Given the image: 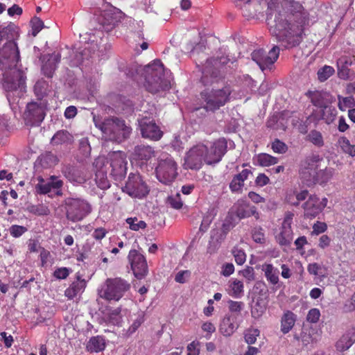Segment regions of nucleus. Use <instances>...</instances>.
Returning a JSON list of instances; mask_svg holds the SVG:
<instances>
[{
	"mask_svg": "<svg viewBox=\"0 0 355 355\" xmlns=\"http://www.w3.org/2000/svg\"><path fill=\"white\" fill-rule=\"evenodd\" d=\"M105 285L103 297L110 301H119L130 287L127 281L120 277L107 279Z\"/></svg>",
	"mask_w": 355,
	"mask_h": 355,
	"instance_id": "nucleus-10",
	"label": "nucleus"
},
{
	"mask_svg": "<svg viewBox=\"0 0 355 355\" xmlns=\"http://www.w3.org/2000/svg\"><path fill=\"white\" fill-rule=\"evenodd\" d=\"M322 160L319 155L312 154L302 161L300 176L307 187L314 185V180Z\"/></svg>",
	"mask_w": 355,
	"mask_h": 355,
	"instance_id": "nucleus-8",
	"label": "nucleus"
},
{
	"mask_svg": "<svg viewBox=\"0 0 355 355\" xmlns=\"http://www.w3.org/2000/svg\"><path fill=\"white\" fill-rule=\"evenodd\" d=\"M191 271L189 270H180L175 276V281L177 283L184 284L191 277Z\"/></svg>",
	"mask_w": 355,
	"mask_h": 355,
	"instance_id": "nucleus-53",
	"label": "nucleus"
},
{
	"mask_svg": "<svg viewBox=\"0 0 355 355\" xmlns=\"http://www.w3.org/2000/svg\"><path fill=\"white\" fill-rule=\"evenodd\" d=\"M355 311V292L349 300H347L343 306V311L345 313L352 312Z\"/></svg>",
	"mask_w": 355,
	"mask_h": 355,
	"instance_id": "nucleus-59",
	"label": "nucleus"
},
{
	"mask_svg": "<svg viewBox=\"0 0 355 355\" xmlns=\"http://www.w3.org/2000/svg\"><path fill=\"white\" fill-rule=\"evenodd\" d=\"M236 6L240 7L243 15L247 18H252L256 15L257 10L252 0H235Z\"/></svg>",
	"mask_w": 355,
	"mask_h": 355,
	"instance_id": "nucleus-32",
	"label": "nucleus"
},
{
	"mask_svg": "<svg viewBox=\"0 0 355 355\" xmlns=\"http://www.w3.org/2000/svg\"><path fill=\"white\" fill-rule=\"evenodd\" d=\"M142 71L144 85L148 92L156 94L169 89L171 82L165 78L164 65L160 60H154L153 63L144 67Z\"/></svg>",
	"mask_w": 355,
	"mask_h": 355,
	"instance_id": "nucleus-4",
	"label": "nucleus"
},
{
	"mask_svg": "<svg viewBox=\"0 0 355 355\" xmlns=\"http://www.w3.org/2000/svg\"><path fill=\"white\" fill-rule=\"evenodd\" d=\"M110 175L116 181L125 178L127 172V162L124 154L121 152H114L110 155Z\"/></svg>",
	"mask_w": 355,
	"mask_h": 355,
	"instance_id": "nucleus-15",
	"label": "nucleus"
},
{
	"mask_svg": "<svg viewBox=\"0 0 355 355\" xmlns=\"http://www.w3.org/2000/svg\"><path fill=\"white\" fill-rule=\"evenodd\" d=\"M26 117L34 122L42 121L45 116L43 107L37 103H30L25 112Z\"/></svg>",
	"mask_w": 355,
	"mask_h": 355,
	"instance_id": "nucleus-24",
	"label": "nucleus"
},
{
	"mask_svg": "<svg viewBox=\"0 0 355 355\" xmlns=\"http://www.w3.org/2000/svg\"><path fill=\"white\" fill-rule=\"evenodd\" d=\"M296 315L291 311L284 313L281 319V331L286 334L288 333L295 325Z\"/></svg>",
	"mask_w": 355,
	"mask_h": 355,
	"instance_id": "nucleus-31",
	"label": "nucleus"
},
{
	"mask_svg": "<svg viewBox=\"0 0 355 355\" xmlns=\"http://www.w3.org/2000/svg\"><path fill=\"white\" fill-rule=\"evenodd\" d=\"M279 55V48L277 46H273L267 54L263 49L254 50L251 54L252 59L259 66L262 71L270 68L276 62Z\"/></svg>",
	"mask_w": 355,
	"mask_h": 355,
	"instance_id": "nucleus-13",
	"label": "nucleus"
},
{
	"mask_svg": "<svg viewBox=\"0 0 355 355\" xmlns=\"http://www.w3.org/2000/svg\"><path fill=\"white\" fill-rule=\"evenodd\" d=\"M29 211L37 216H47L50 214L49 209L42 205L32 206Z\"/></svg>",
	"mask_w": 355,
	"mask_h": 355,
	"instance_id": "nucleus-52",
	"label": "nucleus"
},
{
	"mask_svg": "<svg viewBox=\"0 0 355 355\" xmlns=\"http://www.w3.org/2000/svg\"><path fill=\"white\" fill-rule=\"evenodd\" d=\"M98 22L105 31L110 32L118 25L120 19L119 16L112 11H104L98 18Z\"/></svg>",
	"mask_w": 355,
	"mask_h": 355,
	"instance_id": "nucleus-23",
	"label": "nucleus"
},
{
	"mask_svg": "<svg viewBox=\"0 0 355 355\" xmlns=\"http://www.w3.org/2000/svg\"><path fill=\"white\" fill-rule=\"evenodd\" d=\"M267 307V303L264 299L259 297L254 301L251 307L252 317L258 319L265 313Z\"/></svg>",
	"mask_w": 355,
	"mask_h": 355,
	"instance_id": "nucleus-35",
	"label": "nucleus"
},
{
	"mask_svg": "<svg viewBox=\"0 0 355 355\" xmlns=\"http://www.w3.org/2000/svg\"><path fill=\"white\" fill-rule=\"evenodd\" d=\"M227 151V142L223 137L215 140L210 148L202 143L197 144L186 153L184 168L198 171L204 162L207 165H214L222 160Z\"/></svg>",
	"mask_w": 355,
	"mask_h": 355,
	"instance_id": "nucleus-3",
	"label": "nucleus"
},
{
	"mask_svg": "<svg viewBox=\"0 0 355 355\" xmlns=\"http://www.w3.org/2000/svg\"><path fill=\"white\" fill-rule=\"evenodd\" d=\"M62 173L70 182L82 183L85 181L82 172L76 166L69 165L64 166L62 169Z\"/></svg>",
	"mask_w": 355,
	"mask_h": 355,
	"instance_id": "nucleus-30",
	"label": "nucleus"
},
{
	"mask_svg": "<svg viewBox=\"0 0 355 355\" xmlns=\"http://www.w3.org/2000/svg\"><path fill=\"white\" fill-rule=\"evenodd\" d=\"M60 55L55 53L44 56V63L42 66V71L46 77H53L57 68V65L60 62Z\"/></svg>",
	"mask_w": 355,
	"mask_h": 355,
	"instance_id": "nucleus-20",
	"label": "nucleus"
},
{
	"mask_svg": "<svg viewBox=\"0 0 355 355\" xmlns=\"http://www.w3.org/2000/svg\"><path fill=\"white\" fill-rule=\"evenodd\" d=\"M27 231V228L24 226L13 225L10 227V235L15 238L21 236Z\"/></svg>",
	"mask_w": 355,
	"mask_h": 355,
	"instance_id": "nucleus-57",
	"label": "nucleus"
},
{
	"mask_svg": "<svg viewBox=\"0 0 355 355\" xmlns=\"http://www.w3.org/2000/svg\"><path fill=\"white\" fill-rule=\"evenodd\" d=\"M96 182L98 187L101 189H107L110 187V182L103 173L96 175Z\"/></svg>",
	"mask_w": 355,
	"mask_h": 355,
	"instance_id": "nucleus-55",
	"label": "nucleus"
},
{
	"mask_svg": "<svg viewBox=\"0 0 355 355\" xmlns=\"http://www.w3.org/2000/svg\"><path fill=\"white\" fill-rule=\"evenodd\" d=\"M212 220L213 217H211L210 215L207 214L204 216L200 226V230L203 232H206L208 230Z\"/></svg>",
	"mask_w": 355,
	"mask_h": 355,
	"instance_id": "nucleus-63",
	"label": "nucleus"
},
{
	"mask_svg": "<svg viewBox=\"0 0 355 355\" xmlns=\"http://www.w3.org/2000/svg\"><path fill=\"white\" fill-rule=\"evenodd\" d=\"M157 152L153 146L141 144L135 147L132 153V159L136 164L141 168L150 164L152 159L155 158Z\"/></svg>",
	"mask_w": 355,
	"mask_h": 355,
	"instance_id": "nucleus-14",
	"label": "nucleus"
},
{
	"mask_svg": "<svg viewBox=\"0 0 355 355\" xmlns=\"http://www.w3.org/2000/svg\"><path fill=\"white\" fill-rule=\"evenodd\" d=\"M306 140L318 148L322 147L324 144L322 133L316 130H311L306 135Z\"/></svg>",
	"mask_w": 355,
	"mask_h": 355,
	"instance_id": "nucleus-39",
	"label": "nucleus"
},
{
	"mask_svg": "<svg viewBox=\"0 0 355 355\" xmlns=\"http://www.w3.org/2000/svg\"><path fill=\"white\" fill-rule=\"evenodd\" d=\"M67 220L76 223L82 220L92 211L90 205L80 198H68L64 200Z\"/></svg>",
	"mask_w": 355,
	"mask_h": 355,
	"instance_id": "nucleus-7",
	"label": "nucleus"
},
{
	"mask_svg": "<svg viewBox=\"0 0 355 355\" xmlns=\"http://www.w3.org/2000/svg\"><path fill=\"white\" fill-rule=\"evenodd\" d=\"M271 148L274 153L279 154H284L288 150L287 145L279 139H275L272 142Z\"/></svg>",
	"mask_w": 355,
	"mask_h": 355,
	"instance_id": "nucleus-47",
	"label": "nucleus"
},
{
	"mask_svg": "<svg viewBox=\"0 0 355 355\" xmlns=\"http://www.w3.org/2000/svg\"><path fill=\"white\" fill-rule=\"evenodd\" d=\"M87 350L90 352H99L105 348V338L101 336L92 337L87 343Z\"/></svg>",
	"mask_w": 355,
	"mask_h": 355,
	"instance_id": "nucleus-33",
	"label": "nucleus"
},
{
	"mask_svg": "<svg viewBox=\"0 0 355 355\" xmlns=\"http://www.w3.org/2000/svg\"><path fill=\"white\" fill-rule=\"evenodd\" d=\"M286 201L293 206H298L299 203L297 200V191H290L288 192L286 196Z\"/></svg>",
	"mask_w": 355,
	"mask_h": 355,
	"instance_id": "nucleus-60",
	"label": "nucleus"
},
{
	"mask_svg": "<svg viewBox=\"0 0 355 355\" xmlns=\"http://www.w3.org/2000/svg\"><path fill=\"white\" fill-rule=\"evenodd\" d=\"M32 35L36 36L44 27V22L37 17H34L31 20Z\"/></svg>",
	"mask_w": 355,
	"mask_h": 355,
	"instance_id": "nucleus-54",
	"label": "nucleus"
},
{
	"mask_svg": "<svg viewBox=\"0 0 355 355\" xmlns=\"http://www.w3.org/2000/svg\"><path fill=\"white\" fill-rule=\"evenodd\" d=\"M72 141L73 136L68 131L64 130L58 131L51 139V142L54 145L68 144Z\"/></svg>",
	"mask_w": 355,
	"mask_h": 355,
	"instance_id": "nucleus-38",
	"label": "nucleus"
},
{
	"mask_svg": "<svg viewBox=\"0 0 355 355\" xmlns=\"http://www.w3.org/2000/svg\"><path fill=\"white\" fill-rule=\"evenodd\" d=\"M144 322V315L143 313H140L138 314L137 318L133 321L132 324L128 328L127 334H132L135 333Z\"/></svg>",
	"mask_w": 355,
	"mask_h": 355,
	"instance_id": "nucleus-50",
	"label": "nucleus"
},
{
	"mask_svg": "<svg viewBox=\"0 0 355 355\" xmlns=\"http://www.w3.org/2000/svg\"><path fill=\"white\" fill-rule=\"evenodd\" d=\"M132 198H142L149 192L148 186L143 181L139 174L130 173L128 180L123 189Z\"/></svg>",
	"mask_w": 355,
	"mask_h": 355,
	"instance_id": "nucleus-11",
	"label": "nucleus"
},
{
	"mask_svg": "<svg viewBox=\"0 0 355 355\" xmlns=\"http://www.w3.org/2000/svg\"><path fill=\"white\" fill-rule=\"evenodd\" d=\"M303 7L293 0H270L268 3L266 21L271 34L289 49L302 40L306 19Z\"/></svg>",
	"mask_w": 355,
	"mask_h": 355,
	"instance_id": "nucleus-1",
	"label": "nucleus"
},
{
	"mask_svg": "<svg viewBox=\"0 0 355 355\" xmlns=\"http://www.w3.org/2000/svg\"><path fill=\"white\" fill-rule=\"evenodd\" d=\"M38 183L35 185V191L37 194L45 195L49 193L52 189H55V194L58 196H62V187L63 181L58 179L55 175L50 177L51 182H46L42 177L38 178Z\"/></svg>",
	"mask_w": 355,
	"mask_h": 355,
	"instance_id": "nucleus-18",
	"label": "nucleus"
},
{
	"mask_svg": "<svg viewBox=\"0 0 355 355\" xmlns=\"http://www.w3.org/2000/svg\"><path fill=\"white\" fill-rule=\"evenodd\" d=\"M327 198L320 199L315 195L309 196L303 204L304 216L307 218H314L320 214L327 205Z\"/></svg>",
	"mask_w": 355,
	"mask_h": 355,
	"instance_id": "nucleus-17",
	"label": "nucleus"
},
{
	"mask_svg": "<svg viewBox=\"0 0 355 355\" xmlns=\"http://www.w3.org/2000/svg\"><path fill=\"white\" fill-rule=\"evenodd\" d=\"M126 223L129 225L130 228L134 231H138L146 227V223L144 220H139L136 217L127 218Z\"/></svg>",
	"mask_w": 355,
	"mask_h": 355,
	"instance_id": "nucleus-43",
	"label": "nucleus"
},
{
	"mask_svg": "<svg viewBox=\"0 0 355 355\" xmlns=\"http://www.w3.org/2000/svg\"><path fill=\"white\" fill-rule=\"evenodd\" d=\"M327 229V225L325 223L317 221L313 226V233L318 235L324 232Z\"/></svg>",
	"mask_w": 355,
	"mask_h": 355,
	"instance_id": "nucleus-62",
	"label": "nucleus"
},
{
	"mask_svg": "<svg viewBox=\"0 0 355 355\" xmlns=\"http://www.w3.org/2000/svg\"><path fill=\"white\" fill-rule=\"evenodd\" d=\"M332 67L325 65L318 71V78L320 82H324L334 73Z\"/></svg>",
	"mask_w": 355,
	"mask_h": 355,
	"instance_id": "nucleus-41",
	"label": "nucleus"
},
{
	"mask_svg": "<svg viewBox=\"0 0 355 355\" xmlns=\"http://www.w3.org/2000/svg\"><path fill=\"white\" fill-rule=\"evenodd\" d=\"M238 325L232 315H225L220 325V331L225 336H230L237 329Z\"/></svg>",
	"mask_w": 355,
	"mask_h": 355,
	"instance_id": "nucleus-29",
	"label": "nucleus"
},
{
	"mask_svg": "<svg viewBox=\"0 0 355 355\" xmlns=\"http://www.w3.org/2000/svg\"><path fill=\"white\" fill-rule=\"evenodd\" d=\"M259 335V331L257 329H248L245 334V340L248 344H254L257 340V337Z\"/></svg>",
	"mask_w": 355,
	"mask_h": 355,
	"instance_id": "nucleus-51",
	"label": "nucleus"
},
{
	"mask_svg": "<svg viewBox=\"0 0 355 355\" xmlns=\"http://www.w3.org/2000/svg\"><path fill=\"white\" fill-rule=\"evenodd\" d=\"M86 287V282L81 279L80 276L77 277V280L73 282L69 288L64 291L65 296L69 299H73L78 293L83 292Z\"/></svg>",
	"mask_w": 355,
	"mask_h": 355,
	"instance_id": "nucleus-28",
	"label": "nucleus"
},
{
	"mask_svg": "<svg viewBox=\"0 0 355 355\" xmlns=\"http://www.w3.org/2000/svg\"><path fill=\"white\" fill-rule=\"evenodd\" d=\"M321 269V266L317 263H309L307 266V270L309 274L315 276L319 275Z\"/></svg>",
	"mask_w": 355,
	"mask_h": 355,
	"instance_id": "nucleus-64",
	"label": "nucleus"
},
{
	"mask_svg": "<svg viewBox=\"0 0 355 355\" xmlns=\"http://www.w3.org/2000/svg\"><path fill=\"white\" fill-rule=\"evenodd\" d=\"M355 106V100L353 96L339 98L338 107L340 110L345 111L347 108L352 109Z\"/></svg>",
	"mask_w": 355,
	"mask_h": 355,
	"instance_id": "nucleus-46",
	"label": "nucleus"
},
{
	"mask_svg": "<svg viewBox=\"0 0 355 355\" xmlns=\"http://www.w3.org/2000/svg\"><path fill=\"white\" fill-rule=\"evenodd\" d=\"M320 317V312L318 309L313 308L310 309L306 315V320L311 323H316Z\"/></svg>",
	"mask_w": 355,
	"mask_h": 355,
	"instance_id": "nucleus-58",
	"label": "nucleus"
},
{
	"mask_svg": "<svg viewBox=\"0 0 355 355\" xmlns=\"http://www.w3.org/2000/svg\"><path fill=\"white\" fill-rule=\"evenodd\" d=\"M257 164L261 166H270L278 162V159L268 153H259L257 156Z\"/></svg>",
	"mask_w": 355,
	"mask_h": 355,
	"instance_id": "nucleus-40",
	"label": "nucleus"
},
{
	"mask_svg": "<svg viewBox=\"0 0 355 355\" xmlns=\"http://www.w3.org/2000/svg\"><path fill=\"white\" fill-rule=\"evenodd\" d=\"M235 214L239 219L249 218L252 216L259 219V214L254 206H250L245 201H238L236 205Z\"/></svg>",
	"mask_w": 355,
	"mask_h": 355,
	"instance_id": "nucleus-22",
	"label": "nucleus"
},
{
	"mask_svg": "<svg viewBox=\"0 0 355 355\" xmlns=\"http://www.w3.org/2000/svg\"><path fill=\"white\" fill-rule=\"evenodd\" d=\"M333 175V168L328 167L320 168V167L314 180V185L316 184H324L327 183L331 179Z\"/></svg>",
	"mask_w": 355,
	"mask_h": 355,
	"instance_id": "nucleus-36",
	"label": "nucleus"
},
{
	"mask_svg": "<svg viewBox=\"0 0 355 355\" xmlns=\"http://www.w3.org/2000/svg\"><path fill=\"white\" fill-rule=\"evenodd\" d=\"M252 238L257 243H265L266 236L263 228L261 227H254L252 231Z\"/></svg>",
	"mask_w": 355,
	"mask_h": 355,
	"instance_id": "nucleus-42",
	"label": "nucleus"
},
{
	"mask_svg": "<svg viewBox=\"0 0 355 355\" xmlns=\"http://www.w3.org/2000/svg\"><path fill=\"white\" fill-rule=\"evenodd\" d=\"M139 125L141 133L144 138L158 141L163 136V132L159 127L153 121L143 119L140 121Z\"/></svg>",
	"mask_w": 355,
	"mask_h": 355,
	"instance_id": "nucleus-19",
	"label": "nucleus"
},
{
	"mask_svg": "<svg viewBox=\"0 0 355 355\" xmlns=\"http://www.w3.org/2000/svg\"><path fill=\"white\" fill-rule=\"evenodd\" d=\"M244 292V285L242 281L236 279L229 282L228 293L234 298H240Z\"/></svg>",
	"mask_w": 355,
	"mask_h": 355,
	"instance_id": "nucleus-34",
	"label": "nucleus"
},
{
	"mask_svg": "<svg viewBox=\"0 0 355 355\" xmlns=\"http://www.w3.org/2000/svg\"><path fill=\"white\" fill-rule=\"evenodd\" d=\"M232 253L234 257L235 261L238 265H243L246 261V254L243 250L237 246L234 247Z\"/></svg>",
	"mask_w": 355,
	"mask_h": 355,
	"instance_id": "nucleus-45",
	"label": "nucleus"
},
{
	"mask_svg": "<svg viewBox=\"0 0 355 355\" xmlns=\"http://www.w3.org/2000/svg\"><path fill=\"white\" fill-rule=\"evenodd\" d=\"M355 343V327L348 329L336 341L335 347L336 351L344 352L348 350Z\"/></svg>",
	"mask_w": 355,
	"mask_h": 355,
	"instance_id": "nucleus-21",
	"label": "nucleus"
},
{
	"mask_svg": "<svg viewBox=\"0 0 355 355\" xmlns=\"http://www.w3.org/2000/svg\"><path fill=\"white\" fill-rule=\"evenodd\" d=\"M95 126L101 130L106 139L121 143L129 137L131 128L126 125L125 121L117 117L107 118L98 121L94 117Z\"/></svg>",
	"mask_w": 355,
	"mask_h": 355,
	"instance_id": "nucleus-5",
	"label": "nucleus"
},
{
	"mask_svg": "<svg viewBox=\"0 0 355 355\" xmlns=\"http://www.w3.org/2000/svg\"><path fill=\"white\" fill-rule=\"evenodd\" d=\"M121 309L116 308L114 309L109 310L107 313L108 320L110 323L114 325L118 324L121 320Z\"/></svg>",
	"mask_w": 355,
	"mask_h": 355,
	"instance_id": "nucleus-48",
	"label": "nucleus"
},
{
	"mask_svg": "<svg viewBox=\"0 0 355 355\" xmlns=\"http://www.w3.org/2000/svg\"><path fill=\"white\" fill-rule=\"evenodd\" d=\"M261 270L263 272L264 276L270 284L275 286L279 283V271L272 263H264L261 266Z\"/></svg>",
	"mask_w": 355,
	"mask_h": 355,
	"instance_id": "nucleus-26",
	"label": "nucleus"
},
{
	"mask_svg": "<svg viewBox=\"0 0 355 355\" xmlns=\"http://www.w3.org/2000/svg\"><path fill=\"white\" fill-rule=\"evenodd\" d=\"M223 58H209L207 60L202 70L201 82L205 88L200 94L202 108L207 112H215L230 101L232 89L230 85H223L219 87L220 76L219 64H224Z\"/></svg>",
	"mask_w": 355,
	"mask_h": 355,
	"instance_id": "nucleus-2",
	"label": "nucleus"
},
{
	"mask_svg": "<svg viewBox=\"0 0 355 355\" xmlns=\"http://www.w3.org/2000/svg\"><path fill=\"white\" fill-rule=\"evenodd\" d=\"M128 259L137 279H142L147 275L148 268L146 259L143 254H140L137 250H131L129 252Z\"/></svg>",
	"mask_w": 355,
	"mask_h": 355,
	"instance_id": "nucleus-12",
	"label": "nucleus"
},
{
	"mask_svg": "<svg viewBox=\"0 0 355 355\" xmlns=\"http://www.w3.org/2000/svg\"><path fill=\"white\" fill-rule=\"evenodd\" d=\"M294 214L291 212L286 214L284 220L282 223L280 232L275 236L276 241L283 247H288L291 245L293 239V232L291 227Z\"/></svg>",
	"mask_w": 355,
	"mask_h": 355,
	"instance_id": "nucleus-16",
	"label": "nucleus"
},
{
	"mask_svg": "<svg viewBox=\"0 0 355 355\" xmlns=\"http://www.w3.org/2000/svg\"><path fill=\"white\" fill-rule=\"evenodd\" d=\"M178 164L171 155L162 153L158 158L157 166L155 167V174L157 180L164 184L173 182L178 175Z\"/></svg>",
	"mask_w": 355,
	"mask_h": 355,
	"instance_id": "nucleus-6",
	"label": "nucleus"
},
{
	"mask_svg": "<svg viewBox=\"0 0 355 355\" xmlns=\"http://www.w3.org/2000/svg\"><path fill=\"white\" fill-rule=\"evenodd\" d=\"M167 202L170 206L175 209H180L182 207L183 203L180 193L171 196L167 199Z\"/></svg>",
	"mask_w": 355,
	"mask_h": 355,
	"instance_id": "nucleus-49",
	"label": "nucleus"
},
{
	"mask_svg": "<svg viewBox=\"0 0 355 355\" xmlns=\"http://www.w3.org/2000/svg\"><path fill=\"white\" fill-rule=\"evenodd\" d=\"M294 337L296 340H301L304 346H307L313 342V338L311 335L310 330L308 329H303L300 336L295 335Z\"/></svg>",
	"mask_w": 355,
	"mask_h": 355,
	"instance_id": "nucleus-44",
	"label": "nucleus"
},
{
	"mask_svg": "<svg viewBox=\"0 0 355 355\" xmlns=\"http://www.w3.org/2000/svg\"><path fill=\"white\" fill-rule=\"evenodd\" d=\"M227 303L229 310L232 313H240L244 308V303L243 302L230 300Z\"/></svg>",
	"mask_w": 355,
	"mask_h": 355,
	"instance_id": "nucleus-56",
	"label": "nucleus"
},
{
	"mask_svg": "<svg viewBox=\"0 0 355 355\" xmlns=\"http://www.w3.org/2000/svg\"><path fill=\"white\" fill-rule=\"evenodd\" d=\"M338 146L343 153L352 157H355V144H352L346 137L342 136L338 138Z\"/></svg>",
	"mask_w": 355,
	"mask_h": 355,
	"instance_id": "nucleus-37",
	"label": "nucleus"
},
{
	"mask_svg": "<svg viewBox=\"0 0 355 355\" xmlns=\"http://www.w3.org/2000/svg\"><path fill=\"white\" fill-rule=\"evenodd\" d=\"M252 171L249 169H243L241 173L235 175L230 183V189L232 193H241L244 186V182L248 178Z\"/></svg>",
	"mask_w": 355,
	"mask_h": 355,
	"instance_id": "nucleus-25",
	"label": "nucleus"
},
{
	"mask_svg": "<svg viewBox=\"0 0 355 355\" xmlns=\"http://www.w3.org/2000/svg\"><path fill=\"white\" fill-rule=\"evenodd\" d=\"M69 271L68 268L64 267L58 268L53 272L54 277L58 279H64L69 276Z\"/></svg>",
	"mask_w": 355,
	"mask_h": 355,
	"instance_id": "nucleus-61",
	"label": "nucleus"
},
{
	"mask_svg": "<svg viewBox=\"0 0 355 355\" xmlns=\"http://www.w3.org/2000/svg\"><path fill=\"white\" fill-rule=\"evenodd\" d=\"M19 54L17 44L13 41L6 42L0 51L1 57L6 60H16Z\"/></svg>",
	"mask_w": 355,
	"mask_h": 355,
	"instance_id": "nucleus-27",
	"label": "nucleus"
},
{
	"mask_svg": "<svg viewBox=\"0 0 355 355\" xmlns=\"http://www.w3.org/2000/svg\"><path fill=\"white\" fill-rule=\"evenodd\" d=\"M26 79L24 73L16 69L4 77L3 86L8 93V98L11 92L17 93V96H21L25 92Z\"/></svg>",
	"mask_w": 355,
	"mask_h": 355,
	"instance_id": "nucleus-9",
	"label": "nucleus"
}]
</instances>
